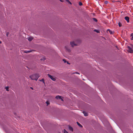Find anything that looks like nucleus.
I'll return each mask as SVG.
<instances>
[{"mask_svg": "<svg viewBox=\"0 0 133 133\" xmlns=\"http://www.w3.org/2000/svg\"><path fill=\"white\" fill-rule=\"evenodd\" d=\"M83 113H84V115L85 116H88V114L87 113L85 112H83Z\"/></svg>", "mask_w": 133, "mask_h": 133, "instance_id": "nucleus-11", "label": "nucleus"}, {"mask_svg": "<svg viewBox=\"0 0 133 133\" xmlns=\"http://www.w3.org/2000/svg\"><path fill=\"white\" fill-rule=\"evenodd\" d=\"M60 1H61V2H63V1L62 0H59Z\"/></svg>", "mask_w": 133, "mask_h": 133, "instance_id": "nucleus-28", "label": "nucleus"}, {"mask_svg": "<svg viewBox=\"0 0 133 133\" xmlns=\"http://www.w3.org/2000/svg\"><path fill=\"white\" fill-rule=\"evenodd\" d=\"M49 77L51 79H52V80L55 81L56 80V79L54 78L52 76L50 75L49 74H48Z\"/></svg>", "mask_w": 133, "mask_h": 133, "instance_id": "nucleus-3", "label": "nucleus"}, {"mask_svg": "<svg viewBox=\"0 0 133 133\" xmlns=\"http://www.w3.org/2000/svg\"><path fill=\"white\" fill-rule=\"evenodd\" d=\"M77 125L80 127H82V126L78 122H77Z\"/></svg>", "mask_w": 133, "mask_h": 133, "instance_id": "nucleus-9", "label": "nucleus"}, {"mask_svg": "<svg viewBox=\"0 0 133 133\" xmlns=\"http://www.w3.org/2000/svg\"><path fill=\"white\" fill-rule=\"evenodd\" d=\"M125 19L127 21V22L128 23L129 22V17L128 16H126L125 17Z\"/></svg>", "mask_w": 133, "mask_h": 133, "instance_id": "nucleus-5", "label": "nucleus"}, {"mask_svg": "<svg viewBox=\"0 0 133 133\" xmlns=\"http://www.w3.org/2000/svg\"><path fill=\"white\" fill-rule=\"evenodd\" d=\"M105 4H107L108 3V2L107 1H105Z\"/></svg>", "mask_w": 133, "mask_h": 133, "instance_id": "nucleus-25", "label": "nucleus"}, {"mask_svg": "<svg viewBox=\"0 0 133 133\" xmlns=\"http://www.w3.org/2000/svg\"><path fill=\"white\" fill-rule=\"evenodd\" d=\"M69 129L70 131H73V128L69 126Z\"/></svg>", "mask_w": 133, "mask_h": 133, "instance_id": "nucleus-7", "label": "nucleus"}, {"mask_svg": "<svg viewBox=\"0 0 133 133\" xmlns=\"http://www.w3.org/2000/svg\"><path fill=\"white\" fill-rule=\"evenodd\" d=\"M127 48L128 49V51L131 53H133V49L132 48L129 46H128Z\"/></svg>", "mask_w": 133, "mask_h": 133, "instance_id": "nucleus-2", "label": "nucleus"}, {"mask_svg": "<svg viewBox=\"0 0 133 133\" xmlns=\"http://www.w3.org/2000/svg\"><path fill=\"white\" fill-rule=\"evenodd\" d=\"M70 43L71 46L72 47H74V46L77 45H78L77 44L75 43V42H71Z\"/></svg>", "mask_w": 133, "mask_h": 133, "instance_id": "nucleus-4", "label": "nucleus"}, {"mask_svg": "<svg viewBox=\"0 0 133 133\" xmlns=\"http://www.w3.org/2000/svg\"><path fill=\"white\" fill-rule=\"evenodd\" d=\"M8 34H9V33L7 32L6 34V35L7 36V37L8 36Z\"/></svg>", "mask_w": 133, "mask_h": 133, "instance_id": "nucleus-24", "label": "nucleus"}, {"mask_svg": "<svg viewBox=\"0 0 133 133\" xmlns=\"http://www.w3.org/2000/svg\"><path fill=\"white\" fill-rule=\"evenodd\" d=\"M39 76L38 74H35L30 76V77L31 79L37 81Z\"/></svg>", "mask_w": 133, "mask_h": 133, "instance_id": "nucleus-1", "label": "nucleus"}, {"mask_svg": "<svg viewBox=\"0 0 133 133\" xmlns=\"http://www.w3.org/2000/svg\"><path fill=\"white\" fill-rule=\"evenodd\" d=\"M41 60H43V59H41Z\"/></svg>", "mask_w": 133, "mask_h": 133, "instance_id": "nucleus-32", "label": "nucleus"}, {"mask_svg": "<svg viewBox=\"0 0 133 133\" xmlns=\"http://www.w3.org/2000/svg\"><path fill=\"white\" fill-rule=\"evenodd\" d=\"M45 59L44 58V60H45Z\"/></svg>", "mask_w": 133, "mask_h": 133, "instance_id": "nucleus-33", "label": "nucleus"}, {"mask_svg": "<svg viewBox=\"0 0 133 133\" xmlns=\"http://www.w3.org/2000/svg\"><path fill=\"white\" fill-rule=\"evenodd\" d=\"M31 89H32L33 90V88H32V87H31Z\"/></svg>", "mask_w": 133, "mask_h": 133, "instance_id": "nucleus-31", "label": "nucleus"}, {"mask_svg": "<svg viewBox=\"0 0 133 133\" xmlns=\"http://www.w3.org/2000/svg\"><path fill=\"white\" fill-rule=\"evenodd\" d=\"M39 80V81H40L43 82V83H44V78H42L41 80Z\"/></svg>", "mask_w": 133, "mask_h": 133, "instance_id": "nucleus-12", "label": "nucleus"}, {"mask_svg": "<svg viewBox=\"0 0 133 133\" xmlns=\"http://www.w3.org/2000/svg\"><path fill=\"white\" fill-rule=\"evenodd\" d=\"M94 31H95L97 33H99V31L97 30H94Z\"/></svg>", "mask_w": 133, "mask_h": 133, "instance_id": "nucleus-17", "label": "nucleus"}, {"mask_svg": "<svg viewBox=\"0 0 133 133\" xmlns=\"http://www.w3.org/2000/svg\"><path fill=\"white\" fill-rule=\"evenodd\" d=\"M63 61L64 62V63H65L67 62L66 60L64 59H63Z\"/></svg>", "mask_w": 133, "mask_h": 133, "instance_id": "nucleus-23", "label": "nucleus"}, {"mask_svg": "<svg viewBox=\"0 0 133 133\" xmlns=\"http://www.w3.org/2000/svg\"><path fill=\"white\" fill-rule=\"evenodd\" d=\"M66 0L67 1V2H68V3H69L70 4H71V2L69 1V0Z\"/></svg>", "mask_w": 133, "mask_h": 133, "instance_id": "nucleus-19", "label": "nucleus"}, {"mask_svg": "<svg viewBox=\"0 0 133 133\" xmlns=\"http://www.w3.org/2000/svg\"><path fill=\"white\" fill-rule=\"evenodd\" d=\"M46 103L47 104V105H49V104H50L49 102V101H47L46 102Z\"/></svg>", "mask_w": 133, "mask_h": 133, "instance_id": "nucleus-22", "label": "nucleus"}, {"mask_svg": "<svg viewBox=\"0 0 133 133\" xmlns=\"http://www.w3.org/2000/svg\"><path fill=\"white\" fill-rule=\"evenodd\" d=\"M5 88V89H6V90L7 91H9V90H8V89H9V87H6Z\"/></svg>", "mask_w": 133, "mask_h": 133, "instance_id": "nucleus-16", "label": "nucleus"}, {"mask_svg": "<svg viewBox=\"0 0 133 133\" xmlns=\"http://www.w3.org/2000/svg\"><path fill=\"white\" fill-rule=\"evenodd\" d=\"M75 73H76V74H79V73H78L77 72H75Z\"/></svg>", "mask_w": 133, "mask_h": 133, "instance_id": "nucleus-26", "label": "nucleus"}, {"mask_svg": "<svg viewBox=\"0 0 133 133\" xmlns=\"http://www.w3.org/2000/svg\"><path fill=\"white\" fill-rule=\"evenodd\" d=\"M60 99L61 100H62V101H63V99H62V98H61V99Z\"/></svg>", "mask_w": 133, "mask_h": 133, "instance_id": "nucleus-27", "label": "nucleus"}, {"mask_svg": "<svg viewBox=\"0 0 133 133\" xmlns=\"http://www.w3.org/2000/svg\"><path fill=\"white\" fill-rule=\"evenodd\" d=\"M31 52V51L30 50V51H25L24 52L26 53H30V52Z\"/></svg>", "mask_w": 133, "mask_h": 133, "instance_id": "nucleus-14", "label": "nucleus"}, {"mask_svg": "<svg viewBox=\"0 0 133 133\" xmlns=\"http://www.w3.org/2000/svg\"><path fill=\"white\" fill-rule=\"evenodd\" d=\"M61 97L60 96H57L56 97V98L57 99H60L61 98Z\"/></svg>", "mask_w": 133, "mask_h": 133, "instance_id": "nucleus-10", "label": "nucleus"}, {"mask_svg": "<svg viewBox=\"0 0 133 133\" xmlns=\"http://www.w3.org/2000/svg\"><path fill=\"white\" fill-rule=\"evenodd\" d=\"M131 46H132V48H133V45H131Z\"/></svg>", "mask_w": 133, "mask_h": 133, "instance_id": "nucleus-30", "label": "nucleus"}, {"mask_svg": "<svg viewBox=\"0 0 133 133\" xmlns=\"http://www.w3.org/2000/svg\"><path fill=\"white\" fill-rule=\"evenodd\" d=\"M65 48L66 49V50L69 52H70L71 51V50L69 48V46H66L65 47Z\"/></svg>", "mask_w": 133, "mask_h": 133, "instance_id": "nucleus-6", "label": "nucleus"}, {"mask_svg": "<svg viewBox=\"0 0 133 133\" xmlns=\"http://www.w3.org/2000/svg\"><path fill=\"white\" fill-rule=\"evenodd\" d=\"M131 36L132 37L131 38V40H133V33H132L131 35Z\"/></svg>", "mask_w": 133, "mask_h": 133, "instance_id": "nucleus-13", "label": "nucleus"}, {"mask_svg": "<svg viewBox=\"0 0 133 133\" xmlns=\"http://www.w3.org/2000/svg\"><path fill=\"white\" fill-rule=\"evenodd\" d=\"M93 20L94 21H95L96 22L97 21V20L96 18H93Z\"/></svg>", "mask_w": 133, "mask_h": 133, "instance_id": "nucleus-18", "label": "nucleus"}, {"mask_svg": "<svg viewBox=\"0 0 133 133\" xmlns=\"http://www.w3.org/2000/svg\"><path fill=\"white\" fill-rule=\"evenodd\" d=\"M79 4L80 6H81L82 5V3L81 2H79Z\"/></svg>", "mask_w": 133, "mask_h": 133, "instance_id": "nucleus-20", "label": "nucleus"}, {"mask_svg": "<svg viewBox=\"0 0 133 133\" xmlns=\"http://www.w3.org/2000/svg\"><path fill=\"white\" fill-rule=\"evenodd\" d=\"M118 25L119 27H120L122 26V24L120 22H119L118 23Z\"/></svg>", "mask_w": 133, "mask_h": 133, "instance_id": "nucleus-15", "label": "nucleus"}, {"mask_svg": "<svg viewBox=\"0 0 133 133\" xmlns=\"http://www.w3.org/2000/svg\"><path fill=\"white\" fill-rule=\"evenodd\" d=\"M67 62V63L68 64H70V63L68 62Z\"/></svg>", "mask_w": 133, "mask_h": 133, "instance_id": "nucleus-29", "label": "nucleus"}, {"mask_svg": "<svg viewBox=\"0 0 133 133\" xmlns=\"http://www.w3.org/2000/svg\"><path fill=\"white\" fill-rule=\"evenodd\" d=\"M64 133H68V132L66 131L65 129H64Z\"/></svg>", "mask_w": 133, "mask_h": 133, "instance_id": "nucleus-21", "label": "nucleus"}, {"mask_svg": "<svg viewBox=\"0 0 133 133\" xmlns=\"http://www.w3.org/2000/svg\"><path fill=\"white\" fill-rule=\"evenodd\" d=\"M28 40L29 41H32L33 38L32 37H29V38H28Z\"/></svg>", "mask_w": 133, "mask_h": 133, "instance_id": "nucleus-8", "label": "nucleus"}]
</instances>
